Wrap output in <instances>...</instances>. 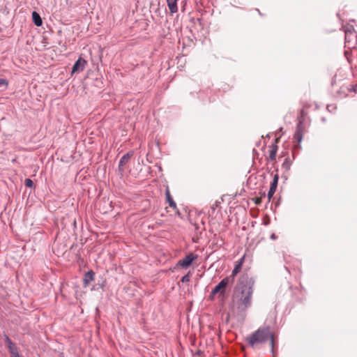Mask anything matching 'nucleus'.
Returning a JSON list of instances; mask_svg holds the SVG:
<instances>
[{"label": "nucleus", "mask_w": 357, "mask_h": 357, "mask_svg": "<svg viewBox=\"0 0 357 357\" xmlns=\"http://www.w3.org/2000/svg\"><path fill=\"white\" fill-rule=\"evenodd\" d=\"M276 152H277V146H274L271 148V149L269 151V158L271 160H273L275 159L276 157Z\"/></svg>", "instance_id": "nucleus-15"}, {"label": "nucleus", "mask_w": 357, "mask_h": 357, "mask_svg": "<svg viewBox=\"0 0 357 357\" xmlns=\"http://www.w3.org/2000/svg\"><path fill=\"white\" fill-rule=\"evenodd\" d=\"M268 340H271V349L273 350L274 335L268 326L259 328L245 338L246 342L251 347H253L257 344L264 343Z\"/></svg>", "instance_id": "nucleus-2"}, {"label": "nucleus", "mask_w": 357, "mask_h": 357, "mask_svg": "<svg viewBox=\"0 0 357 357\" xmlns=\"http://www.w3.org/2000/svg\"><path fill=\"white\" fill-rule=\"evenodd\" d=\"M132 156V152H128L121 157L119 164V170L120 172L123 173L124 172L125 166L128 162L129 160Z\"/></svg>", "instance_id": "nucleus-6"}, {"label": "nucleus", "mask_w": 357, "mask_h": 357, "mask_svg": "<svg viewBox=\"0 0 357 357\" xmlns=\"http://www.w3.org/2000/svg\"><path fill=\"white\" fill-rule=\"evenodd\" d=\"M278 175L275 174V176L273 177V180L271 183L270 189H269V190L268 192V195H267V198H268V202L271 201V199H272V197L276 190V188L278 186Z\"/></svg>", "instance_id": "nucleus-7"}, {"label": "nucleus", "mask_w": 357, "mask_h": 357, "mask_svg": "<svg viewBox=\"0 0 357 357\" xmlns=\"http://www.w3.org/2000/svg\"><path fill=\"white\" fill-rule=\"evenodd\" d=\"M253 282L247 276L239 278L234 289V303L238 311H245L252 304Z\"/></svg>", "instance_id": "nucleus-1"}, {"label": "nucleus", "mask_w": 357, "mask_h": 357, "mask_svg": "<svg viewBox=\"0 0 357 357\" xmlns=\"http://www.w3.org/2000/svg\"><path fill=\"white\" fill-rule=\"evenodd\" d=\"M241 268L242 266L240 264L236 263L231 274L229 276H227V278H231V279H232V282H234L235 276L241 271Z\"/></svg>", "instance_id": "nucleus-12"}, {"label": "nucleus", "mask_w": 357, "mask_h": 357, "mask_svg": "<svg viewBox=\"0 0 357 357\" xmlns=\"http://www.w3.org/2000/svg\"><path fill=\"white\" fill-rule=\"evenodd\" d=\"M197 258V255L190 253L185 256L183 259L178 261V264L183 268H188L192 262Z\"/></svg>", "instance_id": "nucleus-4"}, {"label": "nucleus", "mask_w": 357, "mask_h": 357, "mask_svg": "<svg viewBox=\"0 0 357 357\" xmlns=\"http://www.w3.org/2000/svg\"><path fill=\"white\" fill-rule=\"evenodd\" d=\"M215 294H212V291L211 292V294H210V296H209V297H210V298H211V300H213V297H214V296H215Z\"/></svg>", "instance_id": "nucleus-20"}, {"label": "nucleus", "mask_w": 357, "mask_h": 357, "mask_svg": "<svg viewBox=\"0 0 357 357\" xmlns=\"http://www.w3.org/2000/svg\"><path fill=\"white\" fill-rule=\"evenodd\" d=\"M271 237H272L273 238H275L274 234H273V235L271 236Z\"/></svg>", "instance_id": "nucleus-21"}, {"label": "nucleus", "mask_w": 357, "mask_h": 357, "mask_svg": "<svg viewBox=\"0 0 357 357\" xmlns=\"http://www.w3.org/2000/svg\"><path fill=\"white\" fill-rule=\"evenodd\" d=\"M245 260V256H243L238 261H236V264H240V265L242 266Z\"/></svg>", "instance_id": "nucleus-19"}, {"label": "nucleus", "mask_w": 357, "mask_h": 357, "mask_svg": "<svg viewBox=\"0 0 357 357\" xmlns=\"http://www.w3.org/2000/svg\"><path fill=\"white\" fill-rule=\"evenodd\" d=\"M165 195H166V197H167V201L169 203V206L170 207L173 208H175L176 207V204L174 202L172 198L171 197V195H170V193H169V190L166 191Z\"/></svg>", "instance_id": "nucleus-14"}, {"label": "nucleus", "mask_w": 357, "mask_h": 357, "mask_svg": "<svg viewBox=\"0 0 357 357\" xmlns=\"http://www.w3.org/2000/svg\"><path fill=\"white\" fill-rule=\"evenodd\" d=\"M86 64V61L84 59L79 58L73 66L72 73L82 72L84 69Z\"/></svg>", "instance_id": "nucleus-8"}, {"label": "nucleus", "mask_w": 357, "mask_h": 357, "mask_svg": "<svg viewBox=\"0 0 357 357\" xmlns=\"http://www.w3.org/2000/svg\"><path fill=\"white\" fill-rule=\"evenodd\" d=\"M167 3L172 14L178 11L177 0H167Z\"/></svg>", "instance_id": "nucleus-11"}, {"label": "nucleus", "mask_w": 357, "mask_h": 357, "mask_svg": "<svg viewBox=\"0 0 357 357\" xmlns=\"http://www.w3.org/2000/svg\"><path fill=\"white\" fill-rule=\"evenodd\" d=\"M1 85H8V82L5 79L0 78V86Z\"/></svg>", "instance_id": "nucleus-18"}, {"label": "nucleus", "mask_w": 357, "mask_h": 357, "mask_svg": "<svg viewBox=\"0 0 357 357\" xmlns=\"http://www.w3.org/2000/svg\"><path fill=\"white\" fill-rule=\"evenodd\" d=\"M24 183H25V185H26V187H28V188H33V181H32L31 179H30V178H26V179L25 180Z\"/></svg>", "instance_id": "nucleus-17"}, {"label": "nucleus", "mask_w": 357, "mask_h": 357, "mask_svg": "<svg viewBox=\"0 0 357 357\" xmlns=\"http://www.w3.org/2000/svg\"><path fill=\"white\" fill-rule=\"evenodd\" d=\"M94 272L93 271H89L86 272L83 278L84 286L87 287L91 282L94 280Z\"/></svg>", "instance_id": "nucleus-10"}, {"label": "nucleus", "mask_w": 357, "mask_h": 357, "mask_svg": "<svg viewBox=\"0 0 357 357\" xmlns=\"http://www.w3.org/2000/svg\"><path fill=\"white\" fill-rule=\"evenodd\" d=\"M32 19H33L34 24L36 26H40L42 25L43 21H42V19H41L40 15L38 13H36L35 11L32 13Z\"/></svg>", "instance_id": "nucleus-13"}, {"label": "nucleus", "mask_w": 357, "mask_h": 357, "mask_svg": "<svg viewBox=\"0 0 357 357\" xmlns=\"http://www.w3.org/2000/svg\"><path fill=\"white\" fill-rule=\"evenodd\" d=\"M5 342L7 344L8 349L12 357H15L20 355L18 348L8 337H6Z\"/></svg>", "instance_id": "nucleus-5"}, {"label": "nucleus", "mask_w": 357, "mask_h": 357, "mask_svg": "<svg viewBox=\"0 0 357 357\" xmlns=\"http://www.w3.org/2000/svg\"><path fill=\"white\" fill-rule=\"evenodd\" d=\"M232 283V279H231V278H225L214 287L212 290V294H219L220 296H224L226 287Z\"/></svg>", "instance_id": "nucleus-3"}, {"label": "nucleus", "mask_w": 357, "mask_h": 357, "mask_svg": "<svg viewBox=\"0 0 357 357\" xmlns=\"http://www.w3.org/2000/svg\"><path fill=\"white\" fill-rule=\"evenodd\" d=\"M303 126L301 122H299L296 127V130L294 134V139L298 142H301L303 139Z\"/></svg>", "instance_id": "nucleus-9"}, {"label": "nucleus", "mask_w": 357, "mask_h": 357, "mask_svg": "<svg viewBox=\"0 0 357 357\" xmlns=\"http://www.w3.org/2000/svg\"><path fill=\"white\" fill-rule=\"evenodd\" d=\"M190 280V273L189 272L188 273H187L186 275H185L184 276L182 277L181 281L183 282V283H185V282H188Z\"/></svg>", "instance_id": "nucleus-16"}]
</instances>
